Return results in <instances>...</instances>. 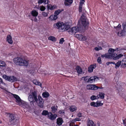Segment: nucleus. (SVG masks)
Segmentation results:
<instances>
[{
	"label": "nucleus",
	"mask_w": 126,
	"mask_h": 126,
	"mask_svg": "<svg viewBox=\"0 0 126 126\" xmlns=\"http://www.w3.org/2000/svg\"><path fill=\"white\" fill-rule=\"evenodd\" d=\"M89 24L85 14L83 13L81 17L80 20H79L77 27H73L68 29V32L71 34H75L79 31H82L83 30L87 29Z\"/></svg>",
	"instance_id": "1"
},
{
	"label": "nucleus",
	"mask_w": 126,
	"mask_h": 126,
	"mask_svg": "<svg viewBox=\"0 0 126 126\" xmlns=\"http://www.w3.org/2000/svg\"><path fill=\"white\" fill-rule=\"evenodd\" d=\"M38 97L37 92L34 91L32 93V94L29 95L28 100L30 102L31 105L34 106V103L36 102L39 106L42 108L43 106L44 101L40 96L38 95Z\"/></svg>",
	"instance_id": "2"
},
{
	"label": "nucleus",
	"mask_w": 126,
	"mask_h": 126,
	"mask_svg": "<svg viewBox=\"0 0 126 126\" xmlns=\"http://www.w3.org/2000/svg\"><path fill=\"white\" fill-rule=\"evenodd\" d=\"M13 95L16 99V102L18 103L19 105L25 109L30 108V107L29 104L26 102L22 101L18 96L14 94H13Z\"/></svg>",
	"instance_id": "3"
},
{
	"label": "nucleus",
	"mask_w": 126,
	"mask_h": 126,
	"mask_svg": "<svg viewBox=\"0 0 126 126\" xmlns=\"http://www.w3.org/2000/svg\"><path fill=\"white\" fill-rule=\"evenodd\" d=\"M14 62L17 65L27 66L29 64L28 61L20 57H17L14 59Z\"/></svg>",
	"instance_id": "4"
},
{
	"label": "nucleus",
	"mask_w": 126,
	"mask_h": 126,
	"mask_svg": "<svg viewBox=\"0 0 126 126\" xmlns=\"http://www.w3.org/2000/svg\"><path fill=\"white\" fill-rule=\"evenodd\" d=\"M8 114L9 117V122L11 124L14 123L18 121V119L16 117V115L10 113H8Z\"/></svg>",
	"instance_id": "5"
},
{
	"label": "nucleus",
	"mask_w": 126,
	"mask_h": 126,
	"mask_svg": "<svg viewBox=\"0 0 126 126\" xmlns=\"http://www.w3.org/2000/svg\"><path fill=\"white\" fill-rule=\"evenodd\" d=\"M123 29L121 31L118 32L117 35L120 37L124 36L126 35V22H123L122 25Z\"/></svg>",
	"instance_id": "6"
},
{
	"label": "nucleus",
	"mask_w": 126,
	"mask_h": 126,
	"mask_svg": "<svg viewBox=\"0 0 126 126\" xmlns=\"http://www.w3.org/2000/svg\"><path fill=\"white\" fill-rule=\"evenodd\" d=\"M115 68L116 69L120 65L121 67L125 68L126 67V60H123L122 61H118L115 64Z\"/></svg>",
	"instance_id": "7"
},
{
	"label": "nucleus",
	"mask_w": 126,
	"mask_h": 126,
	"mask_svg": "<svg viewBox=\"0 0 126 126\" xmlns=\"http://www.w3.org/2000/svg\"><path fill=\"white\" fill-rule=\"evenodd\" d=\"M2 77L5 79L11 82H14L17 80L16 77L14 76H8L4 75L2 76Z\"/></svg>",
	"instance_id": "8"
},
{
	"label": "nucleus",
	"mask_w": 126,
	"mask_h": 126,
	"mask_svg": "<svg viewBox=\"0 0 126 126\" xmlns=\"http://www.w3.org/2000/svg\"><path fill=\"white\" fill-rule=\"evenodd\" d=\"M53 26L54 28L59 29L60 31L64 30V24L60 22L54 24Z\"/></svg>",
	"instance_id": "9"
},
{
	"label": "nucleus",
	"mask_w": 126,
	"mask_h": 126,
	"mask_svg": "<svg viewBox=\"0 0 126 126\" xmlns=\"http://www.w3.org/2000/svg\"><path fill=\"white\" fill-rule=\"evenodd\" d=\"M87 89L88 90H96L98 88L103 89V88L100 87L96 86L95 85L89 84L86 87Z\"/></svg>",
	"instance_id": "10"
},
{
	"label": "nucleus",
	"mask_w": 126,
	"mask_h": 126,
	"mask_svg": "<svg viewBox=\"0 0 126 126\" xmlns=\"http://www.w3.org/2000/svg\"><path fill=\"white\" fill-rule=\"evenodd\" d=\"M98 78L96 76H94L90 77L88 79L87 82L88 83H91L94 81L95 82L98 80Z\"/></svg>",
	"instance_id": "11"
},
{
	"label": "nucleus",
	"mask_w": 126,
	"mask_h": 126,
	"mask_svg": "<svg viewBox=\"0 0 126 126\" xmlns=\"http://www.w3.org/2000/svg\"><path fill=\"white\" fill-rule=\"evenodd\" d=\"M75 36L79 40L84 41L86 39V37H83L82 35L81 34H76L75 35Z\"/></svg>",
	"instance_id": "12"
},
{
	"label": "nucleus",
	"mask_w": 126,
	"mask_h": 126,
	"mask_svg": "<svg viewBox=\"0 0 126 126\" xmlns=\"http://www.w3.org/2000/svg\"><path fill=\"white\" fill-rule=\"evenodd\" d=\"M63 122V120L62 118H58L57 119V123L58 125H56V126H59L61 125Z\"/></svg>",
	"instance_id": "13"
},
{
	"label": "nucleus",
	"mask_w": 126,
	"mask_h": 126,
	"mask_svg": "<svg viewBox=\"0 0 126 126\" xmlns=\"http://www.w3.org/2000/svg\"><path fill=\"white\" fill-rule=\"evenodd\" d=\"M96 67V64L91 65L88 68V71L89 72H92L93 71V69L95 68Z\"/></svg>",
	"instance_id": "14"
},
{
	"label": "nucleus",
	"mask_w": 126,
	"mask_h": 126,
	"mask_svg": "<svg viewBox=\"0 0 126 126\" xmlns=\"http://www.w3.org/2000/svg\"><path fill=\"white\" fill-rule=\"evenodd\" d=\"M50 114H49L48 116L49 118L52 120H55L56 118L57 115L56 114L53 115L51 112H50Z\"/></svg>",
	"instance_id": "15"
},
{
	"label": "nucleus",
	"mask_w": 126,
	"mask_h": 126,
	"mask_svg": "<svg viewBox=\"0 0 126 126\" xmlns=\"http://www.w3.org/2000/svg\"><path fill=\"white\" fill-rule=\"evenodd\" d=\"M73 2L72 0H65L64 4L65 6H68L71 4Z\"/></svg>",
	"instance_id": "16"
},
{
	"label": "nucleus",
	"mask_w": 126,
	"mask_h": 126,
	"mask_svg": "<svg viewBox=\"0 0 126 126\" xmlns=\"http://www.w3.org/2000/svg\"><path fill=\"white\" fill-rule=\"evenodd\" d=\"M7 40L8 43L10 44L13 43V41L11 36L10 35H8L7 37Z\"/></svg>",
	"instance_id": "17"
},
{
	"label": "nucleus",
	"mask_w": 126,
	"mask_h": 126,
	"mask_svg": "<svg viewBox=\"0 0 126 126\" xmlns=\"http://www.w3.org/2000/svg\"><path fill=\"white\" fill-rule=\"evenodd\" d=\"M117 54L116 53H115L114 52L110 55L108 54L109 59L113 58L114 60V58L117 56Z\"/></svg>",
	"instance_id": "18"
},
{
	"label": "nucleus",
	"mask_w": 126,
	"mask_h": 126,
	"mask_svg": "<svg viewBox=\"0 0 126 126\" xmlns=\"http://www.w3.org/2000/svg\"><path fill=\"white\" fill-rule=\"evenodd\" d=\"M51 20H55L57 18V16L55 15H52L48 18Z\"/></svg>",
	"instance_id": "19"
},
{
	"label": "nucleus",
	"mask_w": 126,
	"mask_h": 126,
	"mask_svg": "<svg viewBox=\"0 0 126 126\" xmlns=\"http://www.w3.org/2000/svg\"><path fill=\"white\" fill-rule=\"evenodd\" d=\"M76 69L79 74H81L82 72V70L81 68L79 66H77L76 68Z\"/></svg>",
	"instance_id": "20"
},
{
	"label": "nucleus",
	"mask_w": 126,
	"mask_h": 126,
	"mask_svg": "<svg viewBox=\"0 0 126 126\" xmlns=\"http://www.w3.org/2000/svg\"><path fill=\"white\" fill-rule=\"evenodd\" d=\"M50 114V112H48V111L46 110H44L42 113V115L45 116H46L47 115L48 117L50 115L49 114Z\"/></svg>",
	"instance_id": "21"
},
{
	"label": "nucleus",
	"mask_w": 126,
	"mask_h": 126,
	"mask_svg": "<svg viewBox=\"0 0 126 126\" xmlns=\"http://www.w3.org/2000/svg\"><path fill=\"white\" fill-rule=\"evenodd\" d=\"M33 82L34 84L36 85L39 86L41 87L42 88V87H41V84L40 82L35 80H33Z\"/></svg>",
	"instance_id": "22"
},
{
	"label": "nucleus",
	"mask_w": 126,
	"mask_h": 126,
	"mask_svg": "<svg viewBox=\"0 0 126 126\" xmlns=\"http://www.w3.org/2000/svg\"><path fill=\"white\" fill-rule=\"evenodd\" d=\"M87 126H95L94 122L91 120H88Z\"/></svg>",
	"instance_id": "23"
},
{
	"label": "nucleus",
	"mask_w": 126,
	"mask_h": 126,
	"mask_svg": "<svg viewBox=\"0 0 126 126\" xmlns=\"http://www.w3.org/2000/svg\"><path fill=\"white\" fill-rule=\"evenodd\" d=\"M31 14L32 16L35 17H36L38 15V13L36 11L34 10L32 11Z\"/></svg>",
	"instance_id": "24"
},
{
	"label": "nucleus",
	"mask_w": 126,
	"mask_h": 126,
	"mask_svg": "<svg viewBox=\"0 0 126 126\" xmlns=\"http://www.w3.org/2000/svg\"><path fill=\"white\" fill-rule=\"evenodd\" d=\"M105 94L103 93L99 92V95L97 96H98V98H100L101 99H103L104 97Z\"/></svg>",
	"instance_id": "25"
},
{
	"label": "nucleus",
	"mask_w": 126,
	"mask_h": 126,
	"mask_svg": "<svg viewBox=\"0 0 126 126\" xmlns=\"http://www.w3.org/2000/svg\"><path fill=\"white\" fill-rule=\"evenodd\" d=\"M51 109H52V112L54 113L57 110V106H53L51 107Z\"/></svg>",
	"instance_id": "26"
},
{
	"label": "nucleus",
	"mask_w": 126,
	"mask_h": 126,
	"mask_svg": "<svg viewBox=\"0 0 126 126\" xmlns=\"http://www.w3.org/2000/svg\"><path fill=\"white\" fill-rule=\"evenodd\" d=\"M64 30H62V32H63L66 30L68 32V30L69 29H70V26L69 25L64 26Z\"/></svg>",
	"instance_id": "27"
},
{
	"label": "nucleus",
	"mask_w": 126,
	"mask_h": 126,
	"mask_svg": "<svg viewBox=\"0 0 126 126\" xmlns=\"http://www.w3.org/2000/svg\"><path fill=\"white\" fill-rule=\"evenodd\" d=\"M49 96V94L47 92H44L42 94V96L43 97L47 98Z\"/></svg>",
	"instance_id": "28"
},
{
	"label": "nucleus",
	"mask_w": 126,
	"mask_h": 126,
	"mask_svg": "<svg viewBox=\"0 0 126 126\" xmlns=\"http://www.w3.org/2000/svg\"><path fill=\"white\" fill-rule=\"evenodd\" d=\"M114 28L118 31H120L121 29V25L119 24L117 26H114Z\"/></svg>",
	"instance_id": "29"
},
{
	"label": "nucleus",
	"mask_w": 126,
	"mask_h": 126,
	"mask_svg": "<svg viewBox=\"0 0 126 126\" xmlns=\"http://www.w3.org/2000/svg\"><path fill=\"white\" fill-rule=\"evenodd\" d=\"M48 39L52 41H55L56 40V38L53 36H50L48 37Z\"/></svg>",
	"instance_id": "30"
},
{
	"label": "nucleus",
	"mask_w": 126,
	"mask_h": 126,
	"mask_svg": "<svg viewBox=\"0 0 126 126\" xmlns=\"http://www.w3.org/2000/svg\"><path fill=\"white\" fill-rule=\"evenodd\" d=\"M116 87L117 89L119 92L122 90V88L121 85L117 84Z\"/></svg>",
	"instance_id": "31"
},
{
	"label": "nucleus",
	"mask_w": 126,
	"mask_h": 126,
	"mask_svg": "<svg viewBox=\"0 0 126 126\" xmlns=\"http://www.w3.org/2000/svg\"><path fill=\"white\" fill-rule=\"evenodd\" d=\"M114 49L112 48H110L108 50L109 55H110L114 53Z\"/></svg>",
	"instance_id": "32"
},
{
	"label": "nucleus",
	"mask_w": 126,
	"mask_h": 126,
	"mask_svg": "<svg viewBox=\"0 0 126 126\" xmlns=\"http://www.w3.org/2000/svg\"><path fill=\"white\" fill-rule=\"evenodd\" d=\"M70 110L72 112H73L76 109V107L75 106H72L70 107L69 108Z\"/></svg>",
	"instance_id": "33"
},
{
	"label": "nucleus",
	"mask_w": 126,
	"mask_h": 126,
	"mask_svg": "<svg viewBox=\"0 0 126 126\" xmlns=\"http://www.w3.org/2000/svg\"><path fill=\"white\" fill-rule=\"evenodd\" d=\"M96 104L97 107H99L102 106L103 104V103H101V101H97L96 102Z\"/></svg>",
	"instance_id": "34"
},
{
	"label": "nucleus",
	"mask_w": 126,
	"mask_h": 126,
	"mask_svg": "<svg viewBox=\"0 0 126 126\" xmlns=\"http://www.w3.org/2000/svg\"><path fill=\"white\" fill-rule=\"evenodd\" d=\"M123 56V55L121 54L118 55V56L117 55V56H116L114 58V60H116L122 57Z\"/></svg>",
	"instance_id": "35"
},
{
	"label": "nucleus",
	"mask_w": 126,
	"mask_h": 126,
	"mask_svg": "<svg viewBox=\"0 0 126 126\" xmlns=\"http://www.w3.org/2000/svg\"><path fill=\"white\" fill-rule=\"evenodd\" d=\"M91 99L92 100H94L95 99H98V96H96L93 95H92L90 97Z\"/></svg>",
	"instance_id": "36"
},
{
	"label": "nucleus",
	"mask_w": 126,
	"mask_h": 126,
	"mask_svg": "<svg viewBox=\"0 0 126 126\" xmlns=\"http://www.w3.org/2000/svg\"><path fill=\"white\" fill-rule=\"evenodd\" d=\"M61 12V10H58L55 12L54 14L57 16Z\"/></svg>",
	"instance_id": "37"
},
{
	"label": "nucleus",
	"mask_w": 126,
	"mask_h": 126,
	"mask_svg": "<svg viewBox=\"0 0 126 126\" xmlns=\"http://www.w3.org/2000/svg\"><path fill=\"white\" fill-rule=\"evenodd\" d=\"M96 105H97L96 102H93L91 103H90V105L91 106L94 107H97Z\"/></svg>",
	"instance_id": "38"
},
{
	"label": "nucleus",
	"mask_w": 126,
	"mask_h": 126,
	"mask_svg": "<svg viewBox=\"0 0 126 126\" xmlns=\"http://www.w3.org/2000/svg\"><path fill=\"white\" fill-rule=\"evenodd\" d=\"M101 57L102 58H103L105 57L106 58L109 59V58L108 57V54L106 53L105 54L101 55Z\"/></svg>",
	"instance_id": "39"
},
{
	"label": "nucleus",
	"mask_w": 126,
	"mask_h": 126,
	"mask_svg": "<svg viewBox=\"0 0 126 126\" xmlns=\"http://www.w3.org/2000/svg\"><path fill=\"white\" fill-rule=\"evenodd\" d=\"M5 65V63L4 62L0 61V66H4Z\"/></svg>",
	"instance_id": "40"
},
{
	"label": "nucleus",
	"mask_w": 126,
	"mask_h": 126,
	"mask_svg": "<svg viewBox=\"0 0 126 126\" xmlns=\"http://www.w3.org/2000/svg\"><path fill=\"white\" fill-rule=\"evenodd\" d=\"M46 9L45 7L43 6H40V10L41 11H43L45 10Z\"/></svg>",
	"instance_id": "41"
},
{
	"label": "nucleus",
	"mask_w": 126,
	"mask_h": 126,
	"mask_svg": "<svg viewBox=\"0 0 126 126\" xmlns=\"http://www.w3.org/2000/svg\"><path fill=\"white\" fill-rule=\"evenodd\" d=\"M126 50V49L125 48H121L119 50H118V48H117L116 49H114V51H118L119 50L120 51H122L123 50Z\"/></svg>",
	"instance_id": "42"
},
{
	"label": "nucleus",
	"mask_w": 126,
	"mask_h": 126,
	"mask_svg": "<svg viewBox=\"0 0 126 126\" xmlns=\"http://www.w3.org/2000/svg\"><path fill=\"white\" fill-rule=\"evenodd\" d=\"M82 4H80L79 7V12H82Z\"/></svg>",
	"instance_id": "43"
},
{
	"label": "nucleus",
	"mask_w": 126,
	"mask_h": 126,
	"mask_svg": "<svg viewBox=\"0 0 126 126\" xmlns=\"http://www.w3.org/2000/svg\"><path fill=\"white\" fill-rule=\"evenodd\" d=\"M64 41V40L63 38H61L60 40L59 43L60 44H62L63 42Z\"/></svg>",
	"instance_id": "44"
},
{
	"label": "nucleus",
	"mask_w": 126,
	"mask_h": 126,
	"mask_svg": "<svg viewBox=\"0 0 126 126\" xmlns=\"http://www.w3.org/2000/svg\"><path fill=\"white\" fill-rule=\"evenodd\" d=\"M43 15L45 17L47 16L48 15V14L45 12H42Z\"/></svg>",
	"instance_id": "45"
},
{
	"label": "nucleus",
	"mask_w": 126,
	"mask_h": 126,
	"mask_svg": "<svg viewBox=\"0 0 126 126\" xmlns=\"http://www.w3.org/2000/svg\"><path fill=\"white\" fill-rule=\"evenodd\" d=\"M45 0H39L38 1V3L39 4H41L45 1Z\"/></svg>",
	"instance_id": "46"
},
{
	"label": "nucleus",
	"mask_w": 126,
	"mask_h": 126,
	"mask_svg": "<svg viewBox=\"0 0 126 126\" xmlns=\"http://www.w3.org/2000/svg\"><path fill=\"white\" fill-rule=\"evenodd\" d=\"M97 61L100 64L101 63V58L100 57H99L97 59Z\"/></svg>",
	"instance_id": "47"
},
{
	"label": "nucleus",
	"mask_w": 126,
	"mask_h": 126,
	"mask_svg": "<svg viewBox=\"0 0 126 126\" xmlns=\"http://www.w3.org/2000/svg\"><path fill=\"white\" fill-rule=\"evenodd\" d=\"M56 8V6L55 5L52 6V5L50 7V10H54Z\"/></svg>",
	"instance_id": "48"
},
{
	"label": "nucleus",
	"mask_w": 126,
	"mask_h": 126,
	"mask_svg": "<svg viewBox=\"0 0 126 126\" xmlns=\"http://www.w3.org/2000/svg\"><path fill=\"white\" fill-rule=\"evenodd\" d=\"M85 0H80V4H83L85 2Z\"/></svg>",
	"instance_id": "49"
},
{
	"label": "nucleus",
	"mask_w": 126,
	"mask_h": 126,
	"mask_svg": "<svg viewBox=\"0 0 126 126\" xmlns=\"http://www.w3.org/2000/svg\"><path fill=\"white\" fill-rule=\"evenodd\" d=\"M51 5L48 4L47 6V9H50V7H51Z\"/></svg>",
	"instance_id": "50"
},
{
	"label": "nucleus",
	"mask_w": 126,
	"mask_h": 126,
	"mask_svg": "<svg viewBox=\"0 0 126 126\" xmlns=\"http://www.w3.org/2000/svg\"><path fill=\"white\" fill-rule=\"evenodd\" d=\"M75 121H80V119L79 118H76L75 119Z\"/></svg>",
	"instance_id": "51"
},
{
	"label": "nucleus",
	"mask_w": 126,
	"mask_h": 126,
	"mask_svg": "<svg viewBox=\"0 0 126 126\" xmlns=\"http://www.w3.org/2000/svg\"><path fill=\"white\" fill-rule=\"evenodd\" d=\"M77 115L79 117H80L81 116V114L80 113H78Z\"/></svg>",
	"instance_id": "52"
},
{
	"label": "nucleus",
	"mask_w": 126,
	"mask_h": 126,
	"mask_svg": "<svg viewBox=\"0 0 126 126\" xmlns=\"http://www.w3.org/2000/svg\"><path fill=\"white\" fill-rule=\"evenodd\" d=\"M123 123L125 125L126 124V119H125V120H124L123 119Z\"/></svg>",
	"instance_id": "53"
},
{
	"label": "nucleus",
	"mask_w": 126,
	"mask_h": 126,
	"mask_svg": "<svg viewBox=\"0 0 126 126\" xmlns=\"http://www.w3.org/2000/svg\"><path fill=\"white\" fill-rule=\"evenodd\" d=\"M45 2H44L43 3H44L45 4H48V2H49V1L48 0H47V2H46V0H45Z\"/></svg>",
	"instance_id": "54"
},
{
	"label": "nucleus",
	"mask_w": 126,
	"mask_h": 126,
	"mask_svg": "<svg viewBox=\"0 0 126 126\" xmlns=\"http://www.w3.org/2000/svg\"><path fill=\"white\" fill-rule=\"evenodd\" d=\"M95 50H96L98 51L100 50V49L99 48L97 47H95Z\"/></svg>",
	"instance_id": "55"
},
{
	"label": "nucleus",
	"mask_w": 126,
	"mask_h": 126,
	"mask_svg": "<svg viewBox=\"0 0 126 126\" xmlns=\"http://www.w3.org/2000/svg\"><path fill=\"white\" fill-rule=\"evenodd\" d=\"M37 18H36V17H35L34 18L33 20L35 22H37Z\"/></svg>",
	"instance_id": "56"
},
{
	"label": "nucleus",
	"mask_w": 126,
	"mask_h": 126,
	"mask_svg": "<svg viewBox=\"0 0 126 126\" xmlns=\"http://www.w3.org/2000/svg\"><path fill=\"white\" fill-rule=\"evenodd\" d=\"M74 124L72 123H70L69 124L70 126H74Z\"/></svg>",
	"instance_id": "57"
},
{
	"label": "nucleus",
	"mask_w": 126,
	"mask_h": 126,
	"mask_svg": "<svg viewBox=\"0 0 126 126\" xmlns=\"http://www.w3.org/2000/svg\"><path fill=\"white\" fill-rule=\"evenodd\" d=\"M110 64V62H107L106 63V64L107 65H109V64Z\"/></svg>",
	"instance_id": "58"
},
{
	"label": "nucleus",
	"mask_w": 126,
	"mask_h": 126,
	"mask_svg": "<svg viewBox=\"0 0 126 126\" xmlns=\"http://www.w3.org/2000/svg\"><path fill=\"white\" fill-rule=\"evenodd\" d=\"M2 82V79L0 78V83H1Z\"/></svg>",
	"instance_id": "59"
},
{
	"label": "nucleus",
	"mask_w": 126,
	"mask_h": 126,
	"mask_svg": "<svg viewBox=\"0 0 126 126\" xmlns=\"http://www.w3.org/2000/svg\"><path fill=\"white\" fill-rule=\"evenodd\" d=\"M110 62V64H115V63L114 62Z\"/></svg>",
	"instance_id": "60"
},
{
	"label": "nucleus",
	"mask_w": 126,
	"mask_h": 126,
	"mask_svg": "<svg viewBox=\"0 0 126 126\" xmlns=\"http://www.w3.org/2000/svg\"><path fill=\"white\" fill-rule=\"evenodd\" d=\"M83 78H84V80H85L86 81L87 79V77H83Z\"/></svg>",
	"instance_id": "61"
},
{
	"label": "nucleus",
	"mask_w": 126,
	"mask_h": 126,
	"mask_svg": "<svg viewBox=\"0 0 126 126\" xmlns=\"http://www.w3.org/2000/svg\"><path fill=\"white\" fill-rule=\"evenodd\" d=\"M99 49H100V50H101L102 49V47H99Z\"/></svg>",
	"instance_id": "62"
},
{
	"label": "nucleus",
	"mask_w": 126,
	"mask_h": 126,
	"mask_svg": "<svg viewBox=\"0 0 126 126\" xmlns=\"http://www.w3.org/2000/svg\"><path fill=\"white\" fill-rule=\"evenodd\" d=\"M74 126H78V125H75Z\"/></svg>",
	"instance_id": "63"
},
{
	"label": "nucleus",
	"mask_w": 126,
	"mask_h": 126,
	"mask_svg": "<svg viewBox=\"0 0 126 126\" xmlns=\"http://www.w3.org/2000/svg\"><path fill=\"white\" fill-rule=\"evenodd\" d=\"M125 126H126V124L125 125Z\"/></svg>",
	"instance_id": "64"
}]
</instances>
